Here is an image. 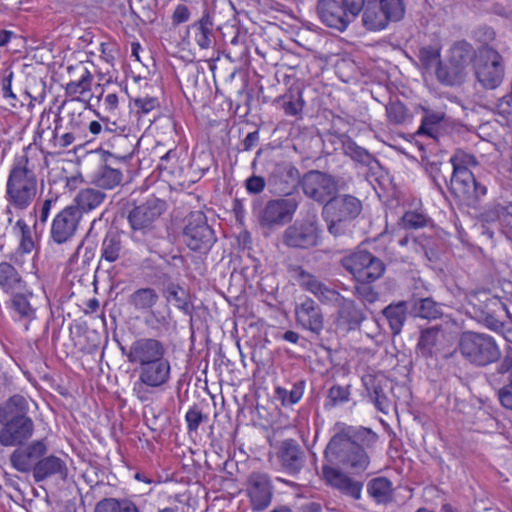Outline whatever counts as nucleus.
<instances>
[{"mask_svg":"<svg viewBox=\"0 0 512 512\" xmlns=\"http://www.w3.org/2000/svg\"><path fill=\"white\" fill-rule=\"evenodd\" d=\"M337 306L336 324L347 331L358 329L366 319L364 310L352 299L341 296Z\"/></svg>","mask_w":512,"mask_h":512,"instance_id":"26","label":"nucleus"},{"mask_svg":"<svg viewBox=\"0 0 512 512\" xmlns=\"http://www.w3.org/2000/svg\"><path fill=\"white\" fill-rule=\"evenodd\" d=\"M472 39L479 43L477 48H494L491 44L496 39V31L488 25H479L472 30Z\"/></svg>","mask_w":512,"mask_h":512,"instance_id":"56","label":"nucleus"},{"mask_svg":"<svg viewBox=\"0 0 512 512\" xmlns=\"http://www.w3.org/2000/svg\"><path fill=\"white\" fill-rule=\"evenodd\" d=\"M320 233L315 216L297 220L285 229L282 242L289 248L305 250L318 245Z\"/></svg>","mask_w":512,"mask_h":512,"instance_id":"13","label":"nucleus"},{"mask_svg":"<svg viewBox=\"0 0 512 512\" xmlns=\"http://www.w3.org/2000/svg\"><path fill=\"white\" fill-rule=\"evenodd\" d=\"M452 165V172L458 171H471L470 167L478 166V161L473 154L464 152L463 150H456L449 160Z\"/></svg>","mask_w":512,"mask_h":512,"instance_id":"54","label":"nucleus"},{"mask_svg":"<svg viewBox=\"0 0 512 512\" xmlns=\"http://www.w3.org/2000/svg\"><path fill=\"white\" fill-rule=\"evenodd\" d=\"M159 301V295L155 289L146 287L135 290L128 299V302L135 310L150 311Z\"/></svg>","mask_w":512,"mask_h":512,"instance_id":"42","label":"nucleus"},{"mask_svg":"<svg viewBox=\"0 0 512 512\" xmlns=\"http://www.w3.org/2000/svg\"><path fill=\"white\" fill-rule=\"evenodd\" d=\"M333 431L323 452L324 480H352L362 476L370 465L367 449L377 441L376 433L342 422H337Z\"/></svg>","mask_w":512,"mask_h":512,"instance_id":"1","label":"nucleus"},{"mask_svg":"<svg viewBox=\"0 0 512 512\" xmlns=\"http://www.w3.org/2000/svg\"><path fill=\"white\" fill-rule=\"evenodd\" d=\"M115 157H105V164L101 165L93 174L92 182L102 189H113L122 182L123 174L120 169L111 166Z\"/></svg>","mask_w":512,"mask_h":512,"instance_id":"35","label":"nucleus"},{"mask_svg":"<svg viewBox=\"0 0 512 512\" xmlns=\"http://www.w3.org/2000/svg\"><path fill=\"white\" fill-rule=\"evenodd\" d=\"M82 213L77 207L67 206L56 214L50 228V241L56 245L72 242L78 231Z\"/></svg>","mask_w":512,"mask_h":512,"instance_id":"16","label":"nucleus"},{"mask_svg":"<svg viewBox=\"0 0 512 512\" xmlns=\"http://www.w3.org/2000/svg\"><path fill=\"white\" fill-rule=\"evenodd\" d=\"M418 58L425 69L436 67L441 62L440 49L433 46H424L420 48Z\"/></svg>","mask_w":512,"mask_h":512,"instance_id":"61","label":"nucleus"},{"mask_svg":"<svg viewBox=\"0 0 512 512\" xmlns=\"http://www.w3.org/2000/svg\"><path fill=\"white\" fill-rule=\"evenodd\" d=\"M208 415L204 414L201 409L194 405L192 406L185 415L187 423V430L189 434L197 433L200 424L208 421Z\"/></svg>","mask_w":512,"mask_h":512,"instance_id":"60","label":"nucleus"},{"mask_svg":"<svg viewBox=\"0 0 512 512\" xmlns=\"http://www.w3.org/2000/svg\"><path fill=\"white\" fill-rule=\"evenodd\" d=\"M498 220L500 221L503 232L509 240H512V203L497 208Z\"/></svg>","mask_w":512,"mask_h":512,"instance_id":"64","label":"nucleus"},{"mask_svg":"<svg viewBox=\"0 0 512 512\" xmlns=\"http://www.w3.org/2000/svg\"><path fill=\"white\" fill-rule=\"evenodd\" d=\"M80 98H72L69 102H67L69 109V121L68 128L73 131H80L84 126L83 112L79 107L75 106V102H80Z\"/></svg>","mask_w":512,"mask_h":512,"instance_id":"62","label":"nucleus"},{"mask_svg":"<svg viewBox=\"0 0 512 512\" xmlns=\"http://www.w3.org/2000/svg\"><path fill=\"white\" fill-rule=\"evenodd\" d=\"M282 99V108L286 115L297 116L302 112L305 101L300 90H297L296 93L290 92L289 94L284 95Z\"/></svg>","mask_w":512,"mask_h":512,"instance_id":"55","label":"nucleus"},{"mask_svg":"<svg viewBox=\"0 0 512 512\" xmlns=\"http://www.w3.org/2000/svg\"><path fill=\"white\" fill-rule=\"evenodd\" d=\"M27 285L19 270L10 262L0 263V290L5 294L16 293Z\"/></svg>","mask_w":512,"mask_h":512,"instance_id":"36","label":"nucleus"},{"mask_svg":"<svg viewBox=\"0 0 512 512\" xmlns=\"http://www.w3.org/2000/svg\"><path fill=\"white\" fill-rule=\"evenodd\" d=\"M299 203L297 196L269 200L258 214L261 226L270 228L290 222Z\"/></svg>","mask_w":512,"mask_h":512,"instance_id":"15","label":"nucleus"},{"mask_svg":"<svg viewBox=\"0 0 512 512\" xmlns=\"http://www.w3.org/2000/svg\"><path fill=\"white\" fill-rule=\"evenodd\" d=\"M13 231L19 236V251L25 254L31 253L35 248V239L30 226L23 219H19L13 227Z\"/></svg>","mask_w":512,"mask_h":512,"instance_id":"50","label":"nucleus"},{"mask_svg":"<svg viewBox=\"0 0 512 512\" xmlns=\"http://www.w3.org/2000/svg\"><path fill=\"white\" fill-rule=\"evenodd\" d=\"M302 176L296 166L290 161L275 163L268 184L271 191L277 195L290 196L298 186H301Z\"/></svg>","mask_w":512,"mask_h":512,"instance_id":"18","label":"nucleus"},{"mask_svg":"<svg viewBox=\"0 0 512 512\" xmlns=\"http://www.w3.org/2000/svg\"><path fill=\"white\" fill-rule=\"evenodd\" d=\"M296 280L303 290L313 294L324 305H335L342 296L337 290L327 286L301 267L298 268Z\"/></svg>","mask_w":512,"mask_h":512,"instance_id":"22","label":"nucleus"},{"mask_svg":"<svg viewBox=\"0 0 512 512\" xmlns=\"http://www.w3.org/2000/svg\"><path fill=\"white\" fill-rule=\"evenodd\" d=\"M187 33L193 38L200 49H209L215 41L214 21L208 12L188 26Z\"/></svg>","mask_w":512,"mask_h":512,"instance_id":"29","label":"nucleus"},{"mask_svg":"<svg viewBox=\"0 0 512 512\" xmlns=\"http://www.w3.org/2000/svg\"><path fill=\"white\" fill-rule=\"evenodd\" d=\"M121 350L126 355L128 362L137 365L138 368L166 357L165 344L155 337L136 339L131 343L127 352L123 347Z\"/></svg>","mask_w":512,"mask_h":512,"instance_id":"17","label":"nucleus"},{"mask_svg":"<svg viewBox=\"0 0 512 512\" xmlns=\"http://www.w3.org/2000/svg\"><path fill=\"white\" fill-rule=\"evenodd\" d=\"M386 115L388 121L395 125L404 124L412 117L405 104L399 100L390 101L386 105Z\"/></svg>","mask_w":512,"mask_h":512,"instance_id":"53","label":"nucleus"},{"mask_svg":"<svg viewBox=\"0 0 512 512\" xmlns=\"http://www.w3.org/2000/svg\"><path fill=\"white\" fill-rule=\"evenodd\" d=\"M429 222L430 219L426 214L417 211H406L401 218V224L407 230L426 227Z\"/></svg>","mask_w":512,"mask_h":512,"instance_id":"57","label":"nucleus"},{"mask_svg":"<svg viewBox=\"0 0 512 512\" xmlns=\"http://www.w3.org/2000/svg\"><path fill=\"white\" fill-rule=\"evenodd\" d=\"M95 512H140L130 500L106 498L97 503Z\"/></svg>","mask_w":512,"mask_h":512,"instance_id":"48","label":"nucleus"},{"mask_svg":"<svg viewBox=\"0 0 512 512\" xmlns=\"http://www.w3.org/2000/svg\"><path fill=\"white\" fill-rule=\"evenodd\" d=\"M473 309L477 320L494 331L503 327V314L512 318L511 303H504L501 298L494 295L484 294L483 299H479V304L473 305Z\"/></svg>","mask_w":512,"mask_h":512,"instance_id":"14","label":"nucleus"},{"mask_svg":"<svg viewBox=\"0 0 512 512\" xmlns=\"http://www.w3.org/2000/svg\"><path fill=\"white\" fill-rule=\"evenodd\" d=\"M93 76L87 68L82 69V74L79 80L70 81L65 86V94L67 96L76 98L77 95H82L90 91Z\"/></svg>","mask_w":512,"mask_h":512,"instance_id":"52","label":"nucleus"},{"mask_svg":"<svg viewBox=\"0 0 512 512\" xmlns=\"http://www.w3.org/2000/svg\"><path fill=\"white\" fill-rule=\"evenodd\" d=\"M166 210L163 200L152 197L135 206L128 213L127 220L132 230V239L148 242L158 234L157 223Z\"/></svg>","mask_w":512,"mask_h":512,"instance_id":"5","label":"nucleus"},{"mask_svg":"<svg viewBox=\"0 0 512 512\" xmlns=\"http://www.w3.org/2000/svg\"><path fill=\"white\" fill-rule=\"evenodd\" d=\"M123 251L121 234L113 229H110L101 245V259L109 263L117 261Z\"/></svg>","mask_w":512,"mask_h":512,"instance_id":"40","label":"nucleus"},{"mask_svg":"<svg viewBox=\"0 0 512 512\" xmlns=\"http://www.w3.org/2000/svg\"><path fill=\"white\" fill-rule=\"evenodd\" d=\"M41 152L28 145L20 154L16 155L11 166L7 183L5 198L7 202L18 210H25L34 201L37 195L36 170L40 167Z\"/></svg>","mask_w":512,"mask_h":512,"instance_id":"2","label":"nucleus"},{"mask_svg":"<svg viewBox=\"0 0 512 512\" xmlns=\"http://www.w3.org/2000/svg\"><path fill=\"white\" fill-rule=\"evenodd\" d=\"M392 482H369L367 491L369 495L379 504H387L394 499Z\"/></svg>","mask_w":512,"mask_h":512,"instance_id":"51","label":"nucleus"},{"mask_svg":"<svg viewBox=\"0 0 512 512\" xmlns=\"http://www.w3.org/2000/svg\"><path fill=\"white\" fill-rule=\"evenodd\" d=\"M144 324L155 338L163 336L171 328L170 315L152 309L144 317Z\"/></svg>","mask_w":512,"mask_h":512,"instance_id":"43","label":"nucleus"},{"mask_svg":"<svg viewBox=\"0 0 512 512\" xmlns=\"http://www.w3.org/2000/svg\"><path fill=\"white\" fill-rule=\"evenodd\" d=\"M510 371V383L512 384V346L506 348L501 363L494 372L486 374V379L492 387L497 388L502 383V377Z\"/></svg>","mask_w":512,"mask_h":512,"instance_id":"47","label":"nucleus"},{"mask_svg":"<svg viewBox=\"0 0 512 512\" xmlns=\"http://www.w3.org/2000/svg\"><path fill=\"white\" fill-rule=\"evenodd\" d=\"M362 24L370 31L387 27L390 21H399L405 13L402 0H369L362 11Z\"/></svg>","mask_w":512,"mask_h":512,"instance_id":"10","label":"nucleus"},{"mask_svg":"<svg viewBox=\"0 0 512 512\" xmlns=\"http://www.w3.org/2000/svg\"><path fill=\"white\" fill-rule=\"evenodd\" d=\"M47 447L43 440L32 442L25 448L16 449L11 455L13 466L21 472L34 471L35 464L46 453Z\"/></svg>","mask_w":512,"mask_h":512,"instance_id":"27","label":"nucleus"},{"mask_svg":"<svg viewBox=\"0 0 512 512\" xmlns=\"http://www.w3.org/2000/svg\"><path fill=\"white\" fill-rule=\"evenodd\" d=\"M301 188L307 198L325 205L338 192V180L329 173L313 169L302 175Z\"/></svg>","mask_w":512,"mask_h":512,"instance_id":"12","label":"nucleus"},{"mask_svg":"<svg viewBox=\"0 0 512 512\" xmlns=\"http://www.w3.org/2000/svg\"><path fill=\"white\" fill-rule=\"evenodd\" d=\"M295 317L298 325L314 335H320L324 329L322 308L310 297H305L296 305Z\"/></svg>","mask_w":512,"mask_h":512,"instance_id":"21","label":"nucleus"},{"mask_svg":"<svg viewBox=\"0 0 512 512\" xmlns=\"http://www.w3.org/2000/svg\"><path fill=\"white\" fill-rule=\"evenodd\" d=\"M371 282H358L354 287V295L364 303L373 304L379 299V293L370 286Z\"/></svg>","mask_w":512,"mask_h":512,"instance_id":"63","label":"nucleus"},{"mask_svg":"<svg viewBox=\"0 0 512 512\" xmlns=\"http://www.w3.org/2000/svg\"><path fill=\"white\" fill-rule=\"evenodd\" d=\"M182 237L190 250L202 254L208 253L217 241L215 231L202 211H193L188 215Z\"/></svg>","mask_w":512,"mask_h":512,"instance_id":"9","label":"nucleus"},{"mask_svg":"<svg viewBox=\"0 0 512 512\" xmlns=\"http://www.w3.org/2000/svg\"><path fill=\"white\" fill-rule=\"evenodd\" d=\"M479 48H475L467 40L454 42L448 50L447 57L464 71H468L471 63L474 64L478 57Z\"/></svg>","mask_w":512,"mask_h":512,"instance_id":"33","label":"nucleus"},{"mask_svg":"<svg viewBox=\"0 0 512 512\" xmlns=\"http://www.w3.org/2000/svg\"><path fill=\"white\" fill-rule=\"evenodd\" d=\"M280 459L284 469L291 475L300 471L303 466V452L300 446L293 439L282 442L280 448Z\"/></svg>","mask_w":512,"mask_h":512,"instance_id":"34","label":"nucleus"},{"mask_svg":"<svg viewBox=\"0 0 512 512\" xmlns=\"http://www.w3.org/2000/svg\"><path fill=\"white\" fill-rule=\"evenodd\" d=\"M13 76V71L10 69H6L3 79L1 81L0 89L3 99H5L12 108H17L18 105L21 106L22 104L19 101L17 95L12 90Z\"/></svg>","mask_w":512,"mask_h":512,"instance_id":"58","label":"nucleus"},{"mask_svg":"<svg viewBox=\"0 0 512 512\" xmlns=\"http://www.w3.org/2000/svg\"><path fill=\"white\" fill-rule=\"evenodd\" d=\"M340 263L357 282H374L381 278L386 270L385 263L366 250L345 256Z\"/></svg>","mask_w":512,"mask_h":512,"instance_id":"11","label":"nucleus"},{"mask_svg":"<svg viewBox=\"0 0 512 512\" xmlns=\"http://www.w3.org/2000/svg\"><path fill=\"white\" fill-rule=\"evenodd\" d=\"M67 473L66 463L61 458L53 455L39 460L34 466L35 480H44L46 478L65 480Z\"/></svg>","mask_w":512,"mask_h":512,"instance_id":"32","label":"nucleus"},{"mask_svg":"<svg viewBox=\"0 0 512 512\" xmlns=\"http://www.w3.org/2000/svg\"><path fill=\"white\" fill-rule=\"evenodd\" d=\"M341 121L340 117L333 120V126L328 132V136L334 137L332 142H339L343 153L350 157L353 161L358 162L364 166H371L373 163H378L377 159L365 148L357 145V143L345 133H340L335 130L336 121Z\"/></svg>","mask_w":512,"mask_h":512,"instance_id":"24","label":"nucleus"},{"mask_svg":"<svg viewBox=\"0 0 512 512\" xmlns=\"http://www.w3.org/2000/svg\"><path fill=\"white\" fill-rule=\"evenodd\" d=\"M248 487V496L251 501L253 510L263 511L272 500V487L270 482H250Z\"/></svg>","mask_w":512,"mask_h":512,"instance_id":"38","label":"nucleus"},{"mask_svg":"<svg viewBox=\"0 0 512 512\" xmlns=\"http://www.w3.org/2000/svg\"><path fill=\"white\" fill-rule=\"evenodd\" d=\"M407 302L399 301L386 306L382 313L388 321L389 327L394 335L400 334L407 318Z\"/></svg>","mask_w":512,"mask_h":512,"instance_id":"41","label":"nucleus"},{"mask_svg":"<svg viewBox=\"0 0 512 512\" xmlns=\"http://www.w3.org/2000/svg\"><path fill=\"white\" fill-rule=\"evenodd\" d=\"M469 72L464 71L448 57L441 61L435 68L437 81L446 87H459L465 83Z\"/></svg>","mask_w":512,"mask_h":512,"instance_id":"30","label":"nucleus"},{"mask_svg":"<svg viewBox=\"0 0 512 512\" xmlns=\"http://www.w3.org/2000/svg\"><path fill=\"white\" fill-rule=\"evenodd\" d=\"M450 194L459 205L477 209L487 194V187L478 182L471 171L452 172L449 182L443 176Z\"/></svg>","mask_w":512,"mask_h":512,"instance_id":"8","label":"nucleus"},{"mask_svg":"<svg viewBox=\"0 0 512 512\" xmlns=\"http://www.w3.org/2000/svg\"><path fill=\"white\" fill-rule=\"evenodd\" d=\"M459 351L468 362L478 367L495 363L501 357L500 348L492 336L474 331L461 334Z\"/></svg>","mask_w":512,"mask_h":512,"instance_id":"6","label":"nucleus"},{"mask_svg":"<svg viewBox=\"0 0 512 512\" xmlns=\"http://www.w3.org/2000/svg\"><path fill=\"white\" fill-rule=\"evenodd\" d=\"M316 12L322 24L339 32L353 22L340 0H318Z\"/></svg>","mask_w":512,"mask_h":512,"instance_id":"19","label":"nucleus"},{"mask_svg":"<svg viewBox=\"0 0 512 512\" xmlns=\"http://www.w3.org/2000/svg\"><path fill=\"white\" fill-rule=\"evenodd\" d=\"M29 404L22 395L15 394L0 405V423L15 421L28 416Z\"/></svg>","mask_w":512,"mask_h":512,"instance_id":"37","label":"nucleus"},{"mask_svg":"<svg viewBox=\"0 0 512 512\" xmlns=\"http://www.w3.org/2000/svg\"><path fill=\"white\" fill-rule=\"evenodd\" d=\"M132 393L141 402H148L156 391L164 390L171 380V362L163 357L138 368Z\"/></svg>","mask_w":512,"mask_h":512,"instance_id":"4","label":"nucleus"},{"mask_svg":"<svg viewBox=\"0 0 512 512\" xmlns=\"http://www.w3.org/2000/svg\"><path fill=\"white\" fill-rule=\"evenodd\" d=\"M306 387L305 380H297L292 384L291 389L283 387L275 388V395L281 401L283 406H291L297 404L303 397Z\"/></svg>","mask_w":512,"mask_h":512,"instance_id":"46","label":"nucleus"},{"mask_svg":"<svg viewBox=\"0 0 512 512\" xmlns=\"http://www.w3.org/2000/svg\"><path fill=\"white\" fill-rule=\"evenodd\" d=\"M106 198V194L94 188L81 189L75 199V205L70 207H77L80 213L89 212L100 206Z\"/></svg>","mask_w":512,"mask_h":512,"instance_id":"39","label":"nucleus"},{"mask_svg":"<svg viewBox=\"0 0 512 512\" xmlns=\"http://www.w3.org/2000/svg\"><path fill=\"white\" fill-rule=\"evenodd\" d=\"M362 384L374 407L383 414H388L392 405L386 394L389 379L382 372L367 373L362 376Z\"/></svg>","mask_w":512,"mask_h":512,"instance_id":"20","label":"nucleus"},{"mask_svg":"<svg viewBox=\"0 0 512 512\" xmlns=\"http://www.w3.org/2000/svg\"><path fill=\"white\" fill-rule=\"evenodd\" d=\"M166 298L168 301H174L175 306L186 315H191L193 303L190 293L178 284L170 283L166 287Z\"/></svg>","mask_w":512,"mask_h":512,"instance_id":"44","label":"nucleus"},{"mask_svg":"<svg viewBox=\"0 0 512 512\" xmlns=\"http://www.w3.org/2000/svg\"><path fill=\"white\" fill-rule=\"evenodd\" d=\"M362 211V202L351 194L335 193L321 210L327 231L333 237L351 234V223Z\"/></svg>","mask_w":512,"mask_h":512,"instance_id":"3","label":"nucleus"},{"mask_svg":"<svg viewBox=\"0 0 512 512\" xmlns=\"http://www.w3.org/2000/svg\"><path fill=\"white\" fill-rule=\"evenodd\" d=\"M420 109L423 112V116L416 134L418 136H427L437 141L442 124L446 119V113L443 110H434L426 106H420Z\"/></svg>","mask_w":512,"mask_h":512,"instance_id":"31","label":"nucleus"},{"mask_svg":"<svg viewBox=\"0 0 512 512\" xmlns=\"http://www.w3.org/2000/svg\"><path fill=\"white\" fill-rule=\"evenodd\" d=\"M33 431L34 423L29 416L8 421L0 430V444L6 447L20 445L32 436Z\"/></svg>","mask_w":512,"mask_h":512,"instance_id":"25","label":"nucleus"},{"mask_svg":"<svg viewBox=\"0 0 512 512\" xmlns=\"http://www.w3.org/2000/svg\"><path fill=\"white\" fill-rule=\"evenodd\" d=\"M412 313L416 317L435 320L442 316L441 306L432 298L416 299L412 305Z\"/></svg>","mask_w":512,"mask_h":512,"instance_id":"45","label":"nucleus"},{"mask_svg":"<svg viewBox=\"0 0 512 512\" xmlns=\"http://www.w3.org/2000/svg\"><path fill=\"white\" fill-rule=\"evenodd\" d=\"M476 81L485 90L498 88L505 76V61L496 48H479L478 57L473 65Z\"/></svg>","mask_w":512,"mask_h":512,"instance_id":"7","label":"nucleus"},{"mask_svg":"<svg viewBox=\"0 0 512 512\" xmlns=\"http://www.w3.org/2000/svg\"><path fill=\"white\" fill-rule=\"evenodd\" d=\"M9 309L16 321L24 322L28 330L29 323L36 318V299L28 285L23 290L10 294Z\"/></svg>","mask_w":512,"mask_h":512,"instance_id":"23","label":"nucleus"},{"mask_svg":"<svg viewBox=\"0 0 512 512\" xmlns=\"http://www.w3.org/2000/svg\"><path fill=\"white\" fill-rule=\"evenodd\" d=\"M350 395V385L341 386L335 384L328 390L327 398L329 400V405L331 407H335L347 403L350 400Z\"/></svg>","mask_w":512,"mask_h":512,"instance_id":"59","label":"nucleus"},{"mask_svg":"<svg viewBox=\"0 0 512 512\" xmlns=\"http://www.w3.org/2000/svg\"><path fill=\"white\" fill-rule=\"evenodd\" d=\"M440 329L439 327H431L423 330L418 340L417 349L419 353L425 357H432L434 354V348L438 341Z\"/></svg>","mask_w":512,"mask_h":512,"instance_id":"49","label":"nucleus"},{"mask_svg":"<svg viewBox=\"0 0 512 512\" xmlns=\"http://www.w3.org/2000/svg\"><path fill=\"white\" fill-rule=\"evenodd\" d=\"M98 116L103 126V137L111 133H116L112 137V146H126L127 148L123 153L108 152L109 157H115L121 162H126L131 159L134 153V147L129 139L122 134L125 131V127L119 126L116 121H111L108 116H101L99 113Z\"/></svg>","mask_w":512,"mask_h":512,"instance_id":"28","label":"nucleus"}]
</instances>
